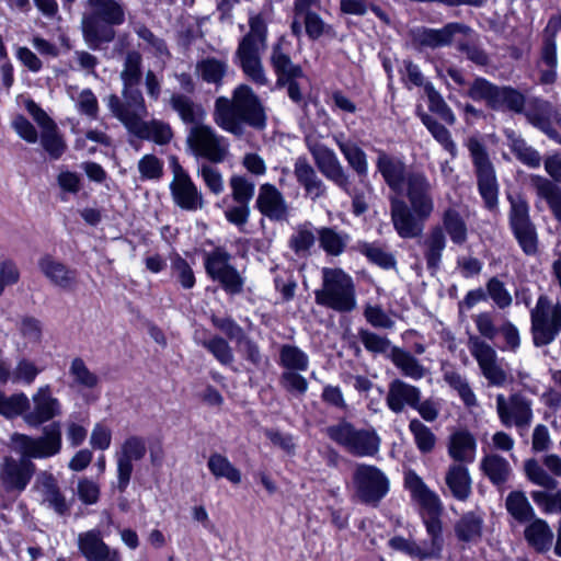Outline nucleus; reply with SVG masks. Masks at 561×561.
Listing matches in <instances>:
<instances>
[{
    "label": "nucleus",
    "mask_w": 561,
    "mask_h": 561,
    "mask_svg": "<svg viewBox=\"0 0 561 561\" xmlns=\"http://www.w3.org/2000/svg\"><path fill=\"white\" fill-rule=\"evenodd\" d=\"M480 467L489 480L497 486L506 483L512 473L510 462L496 454L486 455L483 457Z\"/></svg>",
    "instance_id": "nucleus-42"
},
{
    "label": "nucleus",
    "mask_w": 561,
    "mask_h": 561,
    "mask_svg": "<svg viewBox=\"0 0 561 561\" xmlns=\"http://www.w3.org/2000/svg\"><path fill=\"white\" fill-rule=\"evenodd\" d=\"M30 400L24 392L5 396L0 390V415L7 420H13L24 415L30 410Z\"/></svg>",
    "instance_id": "nucleus-49"
},
{
    "label": "nucleus",
    "mask_w": 561,
    "mask_h": 561,
    "mask_svg": "<svg viewBox=\"0 0 561 561\" xmlns=\"http://www.w3.org/2000/svg\"><path fill=\"white\" fill-rule=\"evenodd\" d=\"M530 320L534 344H551L561 332V304H552L546 295L539 296L530 311Z\"/></svg>",
    "instance_id": "nucleus-10"
},
{
    "label": "nucleus",
    "mask_w": 561,
    "mask_h": 561,
    "mask_svg": "<svg viewBox=\"0 0 561 561\" xmlns=\"http://www.w3.org/2000/svg\"><path fill=\"white\" fill-rule=\"evenodd\" d=\"M307 147L311 153L314 164L320 173L346 195L352 198L353 214L360 216L368 209L365 190L370 191L368 182V158L366 152L357 145L353 144L348 149H343V157L348 167L358 178V183L363 186L353 185L351 174L343 167L333 149L318 140H307Z\"/></svg>",
    "instance_id": "nucleus-1"
},
{
    "label": "nucleus",
    "mask_w": 561,
    "mask_h": 561,
    "mask_svg": "<svg viewBox=\"0 0 561 561\" xmlns=\"http://www.w3.org/2000/svg\"><path fill=\"white\" fill-rule=\"evenodd\" d=\"M485 288L488 298H491V300L495 304V306L499 309L503 310L511 307L513 302V297L511 293L507 290L505 284L497 277H491L486 282Z\"/></svg>",
    "instance_id": "nucleus-62"
},
{
    "label": "nucleus",
    "mask_w": 561,
    "mask_h": 561,
    "mask_svg": "<svg viewBox=\"0 0 561 561\" xmlns=\"http://www.w3.org/2000/svg\"><path fill=\"white\" fill-rule=\"evenodd\" d=\"M321 275V287L314 290L316 304L339 313L355 310L357 297L352 276L340 267H323Z\"/></svg>",
    "instance_id": "nucleus-4"
},
{
    "label": "nucleus",
    "mask_w": 561,
    "mask_h": 561,
    "mask_svg": "<svg viewBox=\"0 0 561 561\" xmlns=\"http://www.w3.org/2000/svg\"><path fill=\"white\" fill-rule=\"evenodd\" d=\"M483 518L474 512L465 513L454 526L459 541L474 542L482 536Z\"/></svg>",
    "instance_id": "nucleus-41"
},
{
    "label": "nucleus",
    "mask_w": 561,
    "mask_h": 561,
    "mask_svg": "<svg viewBox=\"0 0 561 561\" xmlns=\"http://www.w3.org/2000/svg\"><path fill=\"white\" fill-rule=\"evenodd\" d=\"M474 167L478 190L489 210L497 208L499 184L493 163L485 146L477 137H470L466 144Z\"/></svg>",
    "instance_id": "nucleus-7"
},
{
    "label": "nucleus",
    "mask_w": 561,
    "mask_h": 561,
    "mask_svg": "<svg viewBox=\"0 0 561 561\" xmlns=\"http://www.w3.org/2000/svg\"><path fill=\"white\" fill-rule=\"evenodd\" d=\"M233 198L239 206H234L226 210V218L229 222L234 224L243 229L245 225V175H239L231 179Z\"/></svg>",
    "instance_id": "nucleus-43"
},
{
    "label": "nucleus",
    "mask_w": 561,
    "mask_h": 561,
    "mask_svg": "<svg viewBox=\"0 0 561 561\" xmlns=\"http://www.w3.org/2000/svg\"><path fill=\"white\" fill-rule=\"evenodd\" d=\"M523 114L531 126L561 144V135L553 127L554 124L561 123V113L552 103L540 98H531L527 101Z\"/></svg>",
    "instance_id": "nucleus-17"
},
{
    "label": "nucleus",
    "mask_w": 561,
    "mask_h": 561,
    "mask_svg": "<svg viewBox=\"0 0 561 561\" xmlns=\"http://www.w3.org/2000/svg\"><path fill=\"white\" fill-rule=\"evenodd\" d=\"M227 69V64L215 57H206L196 64V70L202 80L206 83L215 84L216 88L222 85Z\"/></svg>",
    "instance_id": "nucleus-46"
},
{
    "label": "nucleus",
    "mask_w": 561,
    "mask_h": 561,
    "mask_svg": "<svg viewBox=\"0 0 561 561\" xmlns=\"http://www.w3.org/2000/svg\"><path fill=\"white\" fill-rule=\"evenodd\" d=\"M417 398H421L420 388L396 378L388 385L386 404L391 412L400 414L407 407L413 409L417 403Z\"/></svg>",
    "instance_id": "nucleus-26"
},
{
    "label": "nucleus",
    "mask_w": 561,
    "mask_h": 561,
    "mask_svg": "<svg viewBox=\"0 0 561 561\" xmlns=\"http://www.w3.org/2000/svg\"><path fill=\"white\" fill-rule=\"evenodd\" d=\"M142 57L138 50H129L124 60L121 73L123 85H138L142 78Z\"/></svg>",
    "instance_id": "nucleus-56"
},
{
    "label": "nucleus",
    "mask_w": 561,
    "mask_h": 561,
    "mask_svg": "<svg viewBox=\"0 0 561 561\" xmlns=\"http://www.w3.org/2000/svg\"><path fill=\"white\" fill-rule=\"evenodd\" d=\"M404 482L413 499H415L427 513V515L423 517L427 538L416 542L417 551H420V561L439 559L444 547L443 524L439 518L443 512L442 501L414 471L405 473Z\"/></svg>",
    "instance_id": "nucleus-2"
},
{
    "label": "nucleus",
    "mask_w": 561,
    "mask_h": 561,
    "mask_svg": "<svg viewBox=\"0 0 561 561\" xmlns=\"http://www.w3.org/2000/svg\"><path fill=\"white\" fill-rule=\"evenodd\" d=\"M529 182L537 197L547 203L550 211L561 226V187L550 181L549 178L539 174H531Z\"/></svg>",
    "instance_id": "nucleus-33"
},
{
    "label": "nucleus",
    "mask_w": 561,
    "mask_h": 561,
    "mask_svg": "<svg viewBox=\"0 0 561 561\" xmlns=\"http://www.w3.org/2000/svg\"><path fill=\"white\" fill-rule=\"evenodd\" d=\"M34 409L24 419L31 426H39L61 414L59 400L51 394L49 385H45L33 396Z\"/></svg>",
    "instance_id": "nucleus-25"
},
{
    "label": "nucleus",
    "mask_w": 561,
    "mask_h": 561,
    "mask_svg": "<svg viewBox=\"0 0 561 561\" xmlns=\"http://www.w3.org/2000/svg\"><path fill=\"white\" fill-rule=\"evenodd\" d=\"M376 167L393 192L401 193L403 191L408 175L403 161L379 150Z\"/></svg>",
    "instance_id": "nucleus-27"
},
{
    "label": "nucleus",
    "mask_w": 561,
    "mask_h": 561,
    "mask_svg": "<svg viewBox=\"0 0 561 561\" xmlns=\"http://www.w3.org/2000/svg\"><path fill=\"white\" fill-rule=\"evenodd\" d=\"M354 497L365 505L378 506L388 494L390 481L376 466L356 463L352 477Z\"/></svg>",
    "instance_id": "nucleus-9"
},
{
    "label": "nucleus",
    "mask_w": 561,
    "mask_h": 561,
    "mask_svg": "<svg viewBox=\"0 0 561 561\" xmlns=\"http://www.w3.org/2000/svg\"><path fill=\"white\" fill-rule=\"evenodd\" d=\"M445 484L450 495L459 502L468 501L472 494V479L465 465L451 463L445 473Z\"/></svg>",
    "instance_id": "nucleus-30"
},
{
    "label": "nucleus",
    "mask_w": 561,
    "mask_h": 561,
    "mask_svg": "<svg viewBox=\"0 0 561 561\" xmlns=\"http://www.w3.org/2000/svg\"><path fill=\"white\" fill-rule=\"evenodd\" d=\"M423 244L427 268L436 271L440 265L443 251L446 248V237L443 228L438 226L432 228Z\"/></svg>",
    "instance_id": "nucleus-38"
},
{
    "label": "nucleus",
    "mask_w": 561,
    "mask_h": 561,
    "mask_svg": "<svg viewBox=\"0 0 561 561\" xmlns=\"http://www.w3.org/2000/svg\"><path fill=\"white\" fill-rule=\"evenodd\" d=\"M409 431L413 436L414 444L421 454H431L437 443L434 432L419 419L409 422Z\"/></svg>",
    "instance_id": "nucleus-52"
},
{
    "label": "nucleus",
    "mask_w": 561,
    "mask_h": 561,
    "mask_svg": "<svg viewBox=\"0 0 561 561\" xmlns=\"http://www.w3.org/2000/svg\"><path fill=\"white\" fill-rule=\"evenodd\" d=\"M79 549L88 561H121L118 552H111L100 533L95 530L79 536Z\"/></svg>",
    "instance_id": "nucleus-31"
},
{
    "label": "nucleus",
    "mask_w": 561,
    "mask_h": 561,
    "mask_svg": "<svg viewBox=\"0 0 561 561\" xmlns=\"http://www.w3.org/2000/svg\"><path fill=\"white\" fill-rule=\"evenodd\" d=\"M231 255L222 247H216L204 253V267L207 276L217 282L229 295L242 291L243 278L230 264Z\"/></svg>",
    "instance_id": "nucleus-12"
},
{
    "label": "nucleus",
    "mask_w": 561,
    "mask_h": 561,
    "mask_svg": "<svg viewBox=\"0 0 561 561\" xmlns=\"http://www.w3.org/2000/svg\"><path fill=\"white\" fill-rule=\"evenodd\" d=\"M496 414L504 427H516L517 430H527L533 422V402L520 392H515L505 397L500 393L496 396Z\"/></svg>",
    "instance_id": "nucleus-15"
},
{
    "label": "nucleus",
    "mask_w": 561,
    "mask_h": 561,
    "mask_svg": "<svg viewBox=\"0 0 561 561\" xmlns=\"http://www.w3.org/2000/svg\"><path fill=\"white\" fill-rule=\"evenodd\" d=\"M207 467L211 474L217 479L225 478L231 483H240L241 482V472L237 469L229 459L218 453H214L210 455L207 461Z\"/></svg>",
    "instance_id": "nucleus-53"
},
{
    "label": "nucleus",
    "mask_w": 561,
    "mask_h": 561,
    "mask_svg": "<svg viewBox=\"0 0 561 561\" xmlns=\"http://www.w3.org/2000/svg\"><path fill=\"white\" fill-rule=\"evenodd\" d=\"M42 492L44 501L48 502L49 506L61 516L69 514L70 506L66 497L61 493L57 479L53 473L44 472L41 479Z\"/></svg>",
    "instance_id": "nucleus-37"
},
{
    "label": "nucleus",
    "mask_w": 561,
    "mask_h": 561,
    "mask_svg": "<svg viewBox=\"0 0 561 561\" xmlns=\"http://www.w3.org/2000/svg\"><path fill=\"white\" fill-rule=\"evenodd\" d=\"M14 450L25 459H47L56 456L62 448V435L59 422H53L43 428V435L33 437L23 433L11 436Z\"/></svg>",
    "instance_id": "nucleus-6"
},
{
    "label": "nucleus",
    "mask_w": 561,
    "mask_h": 561,
    "mask_svg": "<svg viewBox=\"0 0 561 561\" xmlns=\"http://www.w3.org/2000/svg\"><path fill=\"white\" fill-rule=\"evenodd\" d=\"M316 242L313 231L307 225L299 226L289 239V248L300 257L309 254Z\"/></svg>",
    "instance_id": "nucleus-59"
},
{
    "label": "nucleus",
    "mask_w": 561,
    "mask_h": 561,
    "mask_svg": "<svg viewBox=\"0 0 561 561\" xmlns=\"http://www.w3.org/2000/svg\"><path fill=\"white\" fill-rule=\"evenodd\" d=\"M327 436L356 457H373L380 446V438L375 431L356 428L347 421H340L325 428Z\"/></svg>",
    "instance_id": "nucleus-5"
},
{
    "label": "nucleus",
    "mask_w": 561,
    "mask_h": 561,
    "mask_svg": "<svg viewBox=\"0 0 561 561\" xmlns=\"http://www.w3.org/2000/svg\"><path fill=\"white\" fill-rule=\"evenodd\" d=\"M85 8L81 19L83 41L91 50H101L115 39V27L125 23V8L117 0H87Z\"/></svg>",
    "instance_id": "nucleus-3"
},
{
    "label": "nucleus",
    "mask_w": 561,
    "mask_h": 561,
    "mask_svg": "<svg viewBox=\"0 0 561 561\" xmlns=\"http://www.w3.org/2000/svg\"><path fill=\"white\" fill-rule=\"evenodd\" d=\"M36 471V465L20 456L19 460L7 457L2 467V485L7 492H23Z\"/></svg>",
    "instance_id": "nucleus-23"
},
{
    "label": "nucleus",
    "mask_w": 561,
    "mask_h": 561,
    "mask_svg": "<svg viewBox=\"0 0 561 561\" xmlns=\"http://www.w3.org/2000/svg\"><path fill=\"white\" fill-rule=\"evenodd\" d=\"M472 28L463 23L449 22L442 28L416 26L409 31L411 46L417 50L437 49L453 44L456 35L468 36Z\"/></svg>",
    "instance_id": "nucleus-13"
},
{
    "label": "nucleus",
    "mask_w": 561,
    "mask_h": 561,
    "mask_svg": "<svg viewBox=\"0 0 561 561\" xmlns=\"http://www.w3.org/2000/svg\"><path fill=\"white\" fill-rule=\"evenodd\" d=\"M294 174L297 182L304 187L306 195L316 201L324 197L328 187L323 180L317 174L314 168L307 158L299 157L294 164Z\"/></svg>",
    "instance_id": "nucleus-28"
},
{
    "label": "nucleus",
    "mask_w": 561,
    "mask_h": 561,
    "mask_svg": "<svg viewBox=\"0 0 561 561\" xmlns=\"http://www.w3.org/2000/svg\"><path fill=\"white\" fill-rule=\"evenodd\" d=\"M504 135L507 139V146L520 163L530 169L540 167L542 159L537 149L529 146L527 141L513 129H504Z\"/></svg>",
    "instance_id": "nucleus-34"
},
{
    "label": "nucleus",
    "mask_w": 561,
    "mask_h": 561,
    "mask_svg": "<svg viewBox=\"0 0 561 561\" xmlns=\"http://www.w3.org/2000/svg\"><path fill=\"white\" fill-rule=\"evenodd\" d=\"M188 145L196 156L210 162H221L226 156V147L222 137L216 135L208 125H196L192 128L187 138Z\"/></svg>",
    "instance_id": "nucleus-21"
},
{
    "label": "nucleus",
    "mask_w": 561,
    "mask_h": 561,
    "mask_svg": "<svg viewBox=\"0 0 561 561\" xmlns=\"http://www.w3.org/2000/svg\"><path fill=\"white\" fill-rule=\"evenodd\" d=\"M443 230H445L455 244H462L467 241V225L457 209L448 207L443 213Z\"/></svg>",
    "instance_id": "nucleus-47"
},
{
    "label": "nucleus",
    "mask_w": 561,
    "mask_h": 561,
    "mask_svg": "<svg viewBox=\"0 0 561 561\" xmlns=\"http://www.w3.org/2000/svg\"><path fill=\"white\" fill-rule=\"evenodd\" d=\"M146 454V439L139 435H130L122 443L116 456L134 462L141 460Z\"/></svg>",
    "instance_id": "nucleus-60"
},
{
    "label": "nucleus",
    "mask_w": 561,
    "mask_h": 561,
    "mask_svg": "<svg viewBox=\"0 0 561 561\" xmlns=\"http://www.w3.org/2000/svg\"><path fill=\"white\" fill-rule=\"evenodd\" d=\"M447 451L454 463H471L476 459L477 440L467 430H459L449 436Z\"/></svg>",
    "instance_id": "nucleus-29"
},
{
    "label": "nucleus",
    "mask_w": 561,
    "mask_h": 561,
    "mask_svg": "<svg viewBox=\"0 0 561 561\" xmlns=\"http://www.w3.org/2000/svg\"><path fill=\"white\" fill-rule=\"evenodd\" d=\"M468 348L489 386L503 387L507 382L508 375L499 362L497 353L491 344L480 336L471 334L468 337Z\"/></svg>",
    "instance_id": "nucleus-16"
},
{
    "label": "nucleus",
    "mask_w": 561,
    "mask_h": 561,
    "mask_svg": "<svg viewBox=\"0 0 561 561\" xmlns=\"http://www.w3.org/2000/svg\"><path fill=\"white\" fill-rule=\"evenodd\" d=\"M525 539L537 552L542 553L550 550L553 533L543 519L537 518L526 527Z\"/></svg>",
    "instance_id": "nucleus-40"
},
{
    "label": "nucleus",
    "mask_w": 561,
    "mask_h": 561,
    "mask_svg": "<svg viewBox=\"0 0 561 561\" xmlns=\"http://www.w3.org/2000/svg\"><path fill=\"white\" fill-rule=\"evenodd\" d=\"M527 478L535 484L553 490L558 485V481L550 477L542 466L536 459H528L524 465Z\"/></svg>",
    "instance_id": "nucleus-63"
},
{
    "label": "nucleus",
    "mask_w": 561,
    "mask_h": 561,
    "mask_svg": "<svg viewBox=\"0 0 561 561\" xmlns=\"http://www.w3.org/2000/svg\"><path fill=\"white\" fill-rule=\"evenodd\" d=\"M266 21L259 14L250 21V33H248V77L255 83L265 84L267 82L259 53L266 47Z\"/></svg>",
    "instance_id": "nucleus-19"
},
{
    "label": "nucleus",
    "mask_w": 561,
    "mask_h": 561,
    "mask_svg": "<svg viewBox=\"0 0 561 561\" xmlns=\"http://www.w3.org/2000/svg\"><path fill=\"white\" fill-rule=\"evenodd\" d=\"M215 123L226 131L242 134L245 124V83H240L233 91V99L219 96L215 101Z\"/></svg>",
    "instance_id": "nucleus-14"
},
{
    "label": "nucleus",
    "mask_w": 561,
    "mask_h": 561,
    "mask_svg": "<svg viewBox=\"0 0 561 561\" xmlns=\"http://www.w3.org/2000/svg\"><path fill=\"white\" fill-rule=\"evenodd\" d=\"M318 240L327 254L339 256L345 251L351 236L333 227H322L318 230Z\"/></svg>",
    "instance_id": "nucleus-39"
},
{
    "label": "nucleus",
    "mask_w": 561,
    "mask_h": 561,
    "mask_svg": "<svg viewBox=\"0 0 561 561\" xmlns=\"http://www.w3.org/2000/svg\"><path fill=\"white\" fill-rule=\"evenodd\" d=\"M391 221L397 233L403 239L420 237L424 230V222L428 218H421L404 201L397 197L391 199Z\"/></svg>",
    "instance_id": "nucleus-22"
},
{
    "label": "nucleus",
    "mask_w": 561,
    "mask_h": 561,
    "mask_svg": "<svg viewBox=\"0 0 561 561\" xmlns=\"http://www.w3.org/2000/svg\"><path fill=\"white\" fill-rule=\"evenodd\" d=\"M170 105L185 124H198L203 118V108L185 94H172Z\"/></svg>",
    "instance_id": "nucleus-45"
},
{
    "label": "nucleus",
    "mask_w": 561,
    "mask_h": 561,
    "mask_svg": "<svg viewBox=\"0 0 561 561\" xmlns=\"http://www.w3.org/2000/svg\"><path fill=\"white\" fill-rule=\"evenodd\" d=\"M278 365L283 368L280 387L293 396H304L308 390V381L301 373L309 368L308 354L296 345L283 344L279 347Z\"/></svg>",
    "instance_id": "nucleus-8"
},
{
    "label": "nucleus",
    "mask_w": 561,
    "mask_h": 561,
    "mask_svg": "<svg viewBox=\"0 0 561 561\" xmlns=\"http://www.w3.org/2000/svg\"><path fill=\"white\" fill-rule=\"evenodd\" d=\"M393 365L401 371V374L413 380L422 379L426 374V368L415 358L411 353L398 347H391L388 355Z\"/></svg>",
    "instance_id": "nucleus-36"
},
{
    "label": "nucleus",
    "mask_w": 561,
    "mask_h": 561,
    "mask_svg": "<svg viewBox=\"0 0 561 561\" xmlns=\"http://www.w3.org/2000/svg\"><path fill=\"white\" fill-rule=\"evenodd\" d=\"M356 250L365 255L367 260L381 268L389 270L394 268L397 260L393 254L387 252L383 247L376 242H358Z\"/></svg>",
    "instance_id": "nucleus-51"
},
{
    "label": "nucleus",
    "mask_w": 561,
    "mask_h": 561,
    "mask_svg": "<svg viewBox=\"0 0 561 561\" xmlns=\"http://www.w3.org/2000/svg\"><path fill=\"white\" fill-rule=\"evenodd\" d=\"M419 117L435 140L439 142L453 158H455L457 156V146L451 138L450 131L434 117L424 112H420Z\"/></svg>",
    "instance_id": "nucleus-50"
},
{
    "label": "nucleus",
    "mask_w": 561,
    "mask_h": 561,
    "mask_svg": "<svg viewBox=\"0 0 561 561\" xmlns=\"http://www.w3.org/2000/svg\"><path fill=\"white\" fill-rule=\"evenodd\" d=\"M260 211L271 219L283 220L287 217V205L282 193L271 184L260 188L256 201Z\"/></svg>",
    "instance_id": "nucleus-32"
},
{
    "label": "nucleus",
    "mask_w": 561,
    "mask_h": 561,
    "mask_svg": "<svg viewBox=\"0 0 561 561\" xmlns=\"http://www.w3.org/2000/svg\"><path fill=\"white\" fill-rule=\"evenodd\" d=\"M510 228L517 240L518 245L526 255H535L538 252V234L535 224L530 219L528 202L522 195H508Z\"/></svg>",
    "instance_id": "nucleus-11"
},
{
    "label": "nucleus",
    "mask_w": 561,
    "mask_h": 561,
    "mask_svg": "<svg viewBox=\"0 0 561 561\" xmlns=\"http://www.w3.org/2000/svg\"><path fill=\"white\" fill-rule=\"evenodd\" d=\"M173 181L170 183V192L173 202L183 210L195 211L203 207V195L198 192L190 174L182 168L178 159L172 160Z\"/></svg>",
    "instance_id": "nucleus-18"
},
{
    "label": "nucleus",
    "mask_w": 561,
    "mask_h": 561,
    "mask_svg": "<svg viewBox=\"0 0 561 561\" xmlns=\"http://www.w3.org/2000/svg\"><path fill=\"white\" fill-rule=\"evenodd\" d=\"M405 194L410 208L421 218H430L434 211L433 185L423 172H408Z\"/></svg>",
    "instance_id": "nucleus-20"
},
{
    "label": "nucleus",
    "mask_w": 561,
    "mask_h": 561,
    "mask_svg": "<svg viewBox=\"0 0 561 561\" xmlns=\"http://www.w3.org/2000/svg\"><path fill=\"white\" fill-rule=\"evenodd\" d=\"M358 339L366 348V351L374 354H386L388 350L391 351V342L387 336L379 335L367 329L358 330Z\"/></svg>",
    "instance_id": "nucleus-64"
},
{
    "label": "nucleus",
    "mask_w": 561,
    "mask_h": 561,
    "mask_svg": "<svg viewBox=\"0 0 561 561\" xmlns=\"http://www.w3.org/2000/svg\"><path fill=\"white\" fill-rule=\"evenodd\" d=\"M527 101L525 95L515 88L510 85L499 87L493 110H507L516 114H523Z\"/></svg>",
    "instance_id": "nucleus-44"
},
{
    "label": "nucleus",
    "mask_w": 561,
    "mask_h": 561,
    "mask_svg": "<svg viewBox=\"0 0 561 561\" xmlns=\"http://www.w3.org/2000/svg\"><path fill=\"white\" fill-rule=\"evenodd\" d=\"M370 10L380 21L389 25L390 16L371 0H340V12L346 15L364 16Z\"/></svg>",
    "instance_id": "nucleus-48"
},
{
    "label": "nucleus",
    "mask_w": 561,
    "mask_h": 561,
    "mask_svg": "<svg viewBox=\"0 0 561 561\" xmlns=\"http://www.w3.org/2000/svg\"><path fill=\"white\" fill-rule=\"evenodd\" d=\"M505 505L507 512L519 522L529 520L534 516L533 507L523 492H511Z\"/></svg>",
    "instance_id": "nucleus-58"
},
{
    "label": "nucleus",
    "mask_w": 561,
    "mask_h": 561,
    "mask_svg": "<svg viewBox=\"0 0 561 561\" xmlns=\"http://www.w3.org/2000/svg\"><path fill=\"white\" fill-rule=\"evenodd\" d=\"M41 145L53 160L61 158L67 150L66 141L64 140L57 124L42 130Z\"/></svg>",
    "instance_id": "nucleus-55"
},
{
    "label": "nucleus",
    "mask_w": 561,
    "mask_h": 561,
    "mask_svg": "<svg viewBox=\"0 0 561 561\" xmlns=\"http://www.w3.org/2000/svg\"><path fill=\"white\" fill-rule=\"evenodd\" d=\"M271 62L277 76V85L285 87L286 81L304 78V71L299 65L291 61L283 51L280 44L273 46Z\"/></svg>",
    "instance_id": "nucleus-35"
},
{
    "label": "nucleus",
    "mask_w": 561,
    "mask_h": 561,
    "mask_svg": "<svg viewBox=\"0 0 561 561\" xmlns=\"http://www.w3.org/2000/svg\"><path fill=\"white\" fill-rule=\"evenodd\" d=\"M497 90L499 85L479 77L468 83L466 95L477 102L484 101L486 105L493 110Z\"/></svg>",
    "instance_id": "nucleus-54"
},
{
    "label": "nucleus",
    "mask_w": 561,
    "mask_h": 561,
    "mask_svg": "<svg viewBox=\"0 0 561 561\" xmlns=\"http://www.w3.org/2000/svg\"><path fill=\"white\" fill-rule=\"evenodd\" d=\"M424 92L427 96L430 111L437 114L447 124L454 125L456 123V116L434 85L426 83L424 85Z\"/></svg>",
    "instance_id": "nucleus-57"
},
{
    "label": "nucleus",
    "mask_w": 561,
    "mask_h": 561,
    "mask_svg": "<svg viewBox=\"0 0 561 561\" xmlns=\"http://www.w3.org/2000/svg\"><path fill=\"white\" fill-rule=\"evenodd\" d=\"M267 114L263 102L248 89V126L262 130L266 126Z\"/></svg>",
    "instance_id": "nucleus-61"
},
{
    "label": "nucleus",
    "mask_w": 561,
    "mask_h": 561,
    "mask_svg": "<svg viewBox=\"0 0 561 561\" xmlns=\"http://www.w3.org/2000/svg\"><path fill=\"white\" fill-rule=\"evenodd\" d=\"M38 268L51 285L64 291H75L78 287V271L69 267L50 254H44L38 260Z\"/></svg>",
    "instance_id": "nucleus-24"
}]
</instances>
